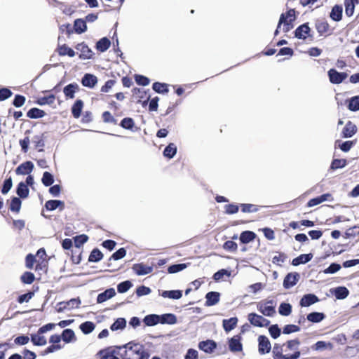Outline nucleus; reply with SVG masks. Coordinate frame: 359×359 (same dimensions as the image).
I'll use <instances>...</instances> for the list:
<instances>
[{
    "mask_svg": "<svg viewBox=\"0 0 359 359\" xmlns=\"http://www.w3.org/2000/svg\"><path fill=\"white\" fill-rule=\"evenodd\" d=\"M126 348L123 359H149V354L140 344L129 342L124 346Z\"/></svg>",
    "mask_w": 359,
    "mask_h": 359,
    "instance_id": "nucleus-1",
    "label": "nucleus"
},
{
    "mask_svg": "<svg viewBox=\"0 0 359 359\" xmlns=\"http://www.w3.org/2000/svg\"><path fill=\"white\" fill-rule=\"evenodd\" d=\"M295 20V11L294 9L289 10L286 13L281 14L277 29L275 32V35H277L279 29L283 26V31L284 32H289L292 28V22Z\"/></svg>",
    "mask_w": 359,
    "mask_h": 359,
    "instance_id": "nucleus-2",
    "label": "nucleus"
},
{
    "mask_svg": "<svg viewBox=\"0 0 359 359\" xmlns=\"http://www.w3.org/2000/svg\"><path fill=\"white\" fill-rule=\"evenodd\" d=\"M327 74L330 81L333 84H339L348 77L347 73L339 72L334 69H330Z\"/></svg>",
    "mask_w": 359,
    "mask_h": 359,
    "instance_id": "nucleus-3",
    "label": "nucleus"
},
{
    "mask_svg": "<svg viewBox=\"0 0 359 359\" xmlns=\"http://www.w3.org/2000/svg\"><path fill=\"white\" fill-rule=\"evenodd\" d=\"M248 319L252 325L257 327H266L270 323L269 320L255 313H250L248 316Z\"/></svg>",
    "mask_w": 359,
    "mask_h": 359,
    "instance_id": "nucleus-4",
    "label": "nucleus"
},
{
    "mask_svg": "<svg viewBox=\"0 0 359 359\" xmlns=\"http://www.w3.org/2000/svg\"><path fill=\"white\" fill-rule=\"evenodd\" d=\"M257 309L266 316H272L275 313V309L272 305V302H268L266 303L259 302L257 304Z\"/></svg>",
    "mask_w": 359,
    "mask_h": 359,
    "instance_id": "nucleus-5",
    "label": "nucleus"
},
{
    "mask_svg": "<svg viewBox=\"0 0 359 359\" xmlns=\"http://www.w3.org/2000/svg\"><path fill=\"white\" fill-rule=\"evenodd\" d=\"M258 351L260 354H264L270 352L271 349V346L269 339L266 337L264 335H260L258 337Z\"/></svg>",
    "mask_w": 359,
    "mask_h": 359,
    "instance_id": "nucleus-6",
    "label": "nucleus"
},
{
    "mask_svg": "<svg viewBox=\"0 0 359 359\" xmlns=\"http://www.w3.org/2000/svg\"><path fill=\"white\" fill-rule=\"evenodd\" d=\"M300 276L298 273H289L285 278L283 281V286L285 288L288 289L297 284Z\"/></svg>",
    "mask_w": 359,
    "mask_h": 359,
    "instance_id": "nucleus-7",
    "label": "nucleus"
},
{
    "mask_svg": "<svg viewBox=\"0 0 359 359\" xmlns=\"http://www.w3.org/2000/svg\"><path fill=\"white\" fill-rule=\"evenodd\" d=\"M133 270L138 276L149 274L153 271V267L143 263L135 264L133 266Z\"/></svg>",
    "mask_w": 359,
    "mask_h": 359,
    "instance_id": "nucleus-8",
    "label": "nucleus"
},
{
    "mask_svg": "<svg viewBox=\"0 0 359 359\" xmlns=\"http://www.w3.org/2000/svg\"><path fill=\"white\" fill-rule=\"evenodd\" d=\"M34 168V164L31 161H26L20 164L15 170L17 175H27L29 174Z\"/></svg>",
    "mask_w": 359,
    "mask_h": 359,
    "instance_id": "nucleus-9",
    "label": "nucleus"
},
{
    "mask_svg": "<svg viewBox=\"0 0 359 359\" xmlns=\"http://www.w3.org/2000/svg\"><path fill=\"white\" fill-rule=\"evenodd\" d=\"M229 347L231 351L238 352L241 351L243 349L242 344L241 343V337L236 335L233 337L229 342Z\"/></svg>",
    "mask_w": 359,
    "mask_h": 359,
    "instance_id": "nucleus-10",
    "label": "nucleus"
},
{
    "mask_svg": "<svg viewBox=\"0 0 359 359\" xmlns=\"http://www.w3.org/2000/svg\"><path fill=\"white\" fill-rule=\"evenodd\" d=\"M216 343L212 340L201 341L198 344L199 348L208 353H212V351L216 348Z\"/></svg>",
    "mask_w": 359,
    "mask_h": 359,
    "instance_id": "nucleus-11",
    "label": "nucleus"
},
{
    "mask_svg": "<svg viewBox=\"0 0 359 359\" xmlns=\"http://www.w3.org/2000/svg\"><path fill=\"white\" fill-rule=\"evenodd\" d=\"M319 301L317 296L313 294H308L302 298L300 305L304 307L309 306Z\"/></svg>",
    "mask_w": 359,
    "mask_h": 359,
    "instance_id": "nucleus-12",
    "label": "nucleus"
},
{
    "mask_svg": "<svg viewBox=\"0 0 359 359\" xmlns=\"http://www.w3.org/2000/svg\"><path fill=\"white\" fill-rule=\"evenodd\" d=\"M115 295L116 291L114 288L107 289L104 292L98 294L97 298V302L99 304L104 302L107 300L112 298Z\"/></svg>",
    "mask_w": 359,
    "mask_h": 359,
    "instance_id": "nucleus-13",
    "label": "nucleus"
},
{
    "mask_svg": "<svg viewBox=\"0 0 359 359\" xmlns=\"http://www.w3.org/2000/svg\"><path fill=\"white\" fill-rule=\"evenodd\" d=\"M310 28L307 24L299 26L294 32L295 36L300 39H305L309 35Z\"/></svg>",
    "mask_w": 359,
    "mask_h": 359,
    "instance_id": "nucleus-14",
    "label": "nucleus"
},
{
    "mask_svg": "<svg viewBox=\"0 0 359 359\" xmlns=\"http://www.w3.org/2000/svg\"><path fill=\"white\" fill-rule=\"evenodd\" d=\"M220 294L217 292H209L206 294L205 305L208 306L217 304L219 301Z\"/></svg>",
    "mask_w": 359,
    "mask_h": 359,
    "instance_id": "nucleus-15",
    "label": "nucleus"
},
{
    "mask_svg": "<svg viewBox=\"0 0 359 359\" xmlns=\"http://www.w3.org/2000/svg\"><path fill=\"white\" fill-rule=\"evenodd\" d=\"M81 83L83 86L92 88L97 83V79L93 74H86L83 77Z\"/></svg>",
    "mask_w": 359,
    "mask_h": 359,
    "instance_id": "nucleus-16",
    "label": "nucleus"
},
{
    "mask_svg": "<svg viewBox=\"0 0 359 359\" xmlns=\"http://www.w3.org/2000/svg\"><path fill=\"white\" fill-rule=\"evenodd\" d=\"M313 255L311 253L309 254H302L294 258L292 261V264L293 266H298L302 264H306L311 260Z\"/></svg>",
    "mask_w": 359,
    "mask_h": 359,
    "instance_id": "nucleus-17",
    "label": "nucleus"
},
{
    "mask_svg": "<svg viewBox=\"0 0 359 359\" xmlns=\"http://www.w3.org/2000/svg\"><path fill=\"white\" fill-rule=\"evenodd\" d=\"M76 49L81 51L79 57L81 59H90L93 56L92 50L86 45L83 43L79 44L76 47Z\"/></svg>",
    "mask_w": 359,
    "mask_h": 359,
    "instance_id": "nucleus-18",
    "label": "nucleus"
},
{
    "mask_svg": "<svg viewBox=\"0 0 359 359\" xmlns=\"http://www.w3.org/2000/svg\"><path fill=\"white\" fill-rule=\"evenodd\" d=\"M357 131L356 126L351 121H348L343 130L344 137H351Z\"/></svg>",
    "mask_w": 359,
    "mask_h": 359,
    "instance_id": "nucleus-19",
    "label": "nucleus"
},
{
    "mask_svg": "<svg viewBox=\"0 0 359 359\" xmlns=\"http://www.w3.org/2000/svg\"><path fill=\"white\" fill-rule=\"evenodd\" d=\"M159 323L162 324H170L173 325L177 323V318L174 314L166 313L161 316H158Z\"/></svg>",
    "mask_w": 359,
    "mask_h": 359,
    "instance_id": "nucleus-20",
    "label": "nucleus"
},
{
    "mask_svg": "<svg viewBox=\"0 0 359 359\" xmlns=\"http://www.w3.org/2000/svg\"><path fill=\"white\" fill-rule=\"evenodd\" d=\"M238 323V318L236 317L231 318L229 319L223 320L222 324L223 327L226 332H230L236 326Z\"/></svg>",
    "mask_w": 359,
    "mask_h": 359,
    "instance_id": "nucleus-21",
    "label": "nucleus"
},
{
    "mask_svg": "<svg viewBox=\"0 0 359 359\" xmlns=\"http://www.w3.org/2000/svg\"><path fill=\"white\" fill-rule=\"evenodd\" d=\"M62 339L65 343H71L76 341V336L74 332L71 329L65 330L62 334Z\"/></svg>",
    "mask_w": 359,
    "mask_h": 359,
    "instance_id": "nucleus-22",
    "label": "nucleus"
},
{
    "mask_svg": "<svg viewBox=\"0 0 359 359\" xmlns=\"http://www.w3.org/2000/svg\"><path fill=\"white\" fill-rule=\"evenodd\" d=\"M74 28L77 34H81L86 31V22L83 19H76L74 23Z\"/></svg>",
    "mask_w": 359,
    "mask_h": 359,
    "instance_id": "nucleus-23",
    "label": "nucleus"
},
{
    "mask_svg": "<svg viewBox=\"0 0 359 359\" xmlns=\"http://www.w3.org/2000/svg\"><path fill=\"white\" fill-rule=\"evenodd\" d=\"M31 340L36 346H44L47 343L46 337L42 334H39V332L31 335Z\"/></svg>",
    "mask_w": 359,
    "mask_h": 359,
    "instance_id": "nucleus-24",
    "label": "nucleus"
},
{
    "mask_svg": "<svg viewBox=\"0 0 359 359\" xmlns=\"http://www.w3.org/2000/svg\"><path fill=\"white\" fill-rule=\"evenodd\" d=\"M333 294L337 299H344L348 297L349 292L345 287H337L334 290Z\"/></svg>",
    "mask_w": 359,
    "mask_h": 359,
    "instance_id": "nucleus-25",
    "label": "nucleus"
},
{
    "mask_svg": "<svg viewBox=\"0 0 359 359\" xmlns=\"http://www.w3.org/2000/svg\"><path fill=\"white\" fill-rule=\"evenodd\" d=\"M110 44V41L107 38L104 37L97 42L96 48L100 52H104L109 48Z\"/></svg>",
    "mask_w": 359,
    "mask_h": 359,
    "instance_id": "nucleus-26",
    "label": "nucleus"
},
{
    "mask_svg": "<svg viewBox=\"0 0 359 359\" xmlns=\"http://www.w3.org/2000/svg\"><path fill=\"white\" fill-rule=\"evenodd\" d=\"M161 296L164 298H170L173 299H179L182 297V294L180 290L163 291Z\"/></svg>",
    "mask_w": 359,
    "mask_h": 359,
    "instance_id": "nucleus-27",
    "label": "nucleus"
},
{
    "mask_svg": "<svg viewBox=\"0 0 359 359\" xmlns=\"http://www.w3.org/2000/svg\"><path fill=\"white\" fill-rule=\"evenodd\" d=\"M342 16V7L338 5L334 6L330 13V18L334 21H339Z\"/></svg>",
    "mask_w": 359,
    "mask_h": 359,
    "instance_id": "nucleus-28",
    "label": "nucleus"
},
{
    "mask_svg": "<svg viewBox=\"0 0 359 359\" xmlns=\"http://www.w3.org/2000/svg\"><path fill=\"white\" fill-rule=\"evenodd\" d=\"M147 326H154L159 323L158 315L151 314L146 316L143 320Z\"/></svg>",
    "mask_w": 359,
    "mask_h": 359,
    "instance_id": "nucleus-29",
    "label": "nucleus"
},
{
    "mask_svg": "<svg viewBox=\"0 0 359 359\" xmlns=\"http://www.w3.org/2000/svg\"><path fill=\"white\" fill-rule=\"evenodd\" d=\"M76 89H78V85L71 83L64 88L63 92L66 97H69V98H74V93H75Z\"/></svg>",
    "mask_w": 359,
    "mask_h": 359,
    "instance_id": "nucleus-30",
    "label": "nucleus"
},
{
    "mask_svg": "<svg viewBox=\"0 0 359 359\" xmlns=\"http://www.w3.org/2000/svg\"><path fill=\"white\" fill-rule=\"evenodd\" d=\"M83 107V102L81 100H76L72 108V112L75 118H79L80 116Z\"/></svg>",
    "mask_w": 359,
    "mask_h": 359,
    "instance_id": "nucleus-31",
    "label": "nucleus"
},
{
    "mask_svg": "<svg viewBox=\"0 0 359 359\" xmlns=\"http://www.w3.org/2000/svg\"><path fill=\"white\" fill-rule=\"evenodd\" d=\"M176 152L177 147L175 144L170 143L164 149L163 155L168 158H172L176 154Z\"/></svg>",
    "mask_w": 359,
    "mask_h": 359,
    "instance_id": "nucleus-32",
    "label": "nucleus"
},
{
    "mask_svg": "<svg viewBox=\"0 0 359 359\" xmlns=\"http://www.w3.org/2000/svg\"><path fill=\"white\" fill-rule=\"evenodd\" d=\"M255 238V233L252 231H246L241 234L240 240L243 243H248Z\"/></svg>",
    "mask_w": 359,
    "mask_h": 359,
    "instance_id": "nucleus-33",
    "label": "nucleus"
},
{
    "mask_svg": "<svg viewBox=\"0 0 359 359\" xmlns=\"http://www.w3.org/2000/svg\"><path fill=\"white\" fill-rule=\"evenodd\" d=\"M325 318V315L320 312H313L307 316V320L312 323H319Z\"/></svg>",
    "mask_w": 359,
    "mask_h": 359,
    "instance_id": "nucleus-34",
    "label": "nucleus"
},
{
    "mask_svg": "<svg viewBox=\"0 0 359 359\" xmlns=\"http://www.w3.org/2000/svg\"><path fill=\"white\" fill-rule=\"evenodd\" d=\"M46 208L48 210H54L59 207L63 208L64 203L57 200H50L46 203Z\"/></svg>",
    "mask_w": 359,
    "mask_h": 359,
    "instance_id": "nucleus-35",
    "label": "nucleus"
},
{
    "mask_svg": "<svg viewBox=\"0 0 359 359\" xmlns=\"http://www.w3.org/2000/svg\"><path fill=\"white\" fill-rule=\"evenodd\" d=\"M95 327V324L93 322L86 321L81 324L80 329L84 334H88L94 330Z\"/></svg>",
    "mask_w": 359,
    "mask_h": 359,
    "instance_id": "nucleus-36",
    "label": "nucleus"
},
{
    "mask_svg": "<svg viewBox=\"0 0 359 359\" xmlns=\"http://www.w3.org/2000/svg\"><path fill=\"white\" fill-rule=\"evenodd\" d=\"M17 194L21 198H26L29 194L27 186L24 182H20L17 189Z\"/></svg>",
    "mask_w": 359,
    "mask_h": 359,
    "instance_id": "nucleus-37",
    "label": "nucleus"
},
{
    "mask_svg": "<svg viewBox=\"0 0 359 359\" xmlns=\"http://www.w3.org/2000/svg\"><path fill=\"white\" fill-rule=\"evenodd\" d=\"M278 312L282 316H287L292 312V306L287 303H281L278 309Z\"/></svg>",
    "mask_w": 359,
    "mask_h": 359,
    "instance_id": "nucleus-38",
    "label": "nucleus"
},
{
    "mask_svg": "<svg viewBox=\"0 0 359 359\" xmlns=\"http://www.w3.org/2000/svg\"><path fill=\"white\" fill-rule=\"evenodd\" d=\"M126 325V320L125 318H118L111 325V330L113 331L122 330L123 329Z\"/></svg>",
    "mask_w": 359,
    "mask_h": 359,
    "instance_id": "nucleus-39",
    "label": "nucleus"
},
{
    "mask_svg": "<svg viewBox=\"0 0 359 359\" xmlns=\"http://www.w3.org/2000/svg\"><path fill=\"white\" fill-rule=\"evenodd\" d=\"M27 116L31 118H37L43 117L45 112L38 108H32L27 112Z\"/></svg>",
    "mask_w": 359,
    "mask_h": 359,
    "instance_id": "nucleus-40",
    "label": "nucleus"
},
{
    "mask_svg": "<svg viewBox=\"0 0 359 359\" xmlns=\"http://www.w3.org/2000/svg\"><path fill=\"white\" fill-rule=\"evenodd\" d=\"M189 264H173L168 267V271L169 273H175L185 269Z\"/></svg>",
    "mask_w": 359,
    "mask_h": 359,
    "instance_id": "nucleus-41",
    "label": "nucleus"
},
{
    "mask_svg": "<svg viewBox=\"0 0 359 359\" xmlns=\"http://www.w3.org/2000/svg\"><path fill=\"white\" fill-rule=\"evenodd\" d=\"M348 108L353 111L359 110V96L353 97L349 100Z\"/></svg>",
    "mask_w": 359,
    "mask_h": 359,
    "instance_id": "nucleus-42",
    "label": "nucleus"
},
{
    "mask_svg": "<svg viewBox=\"0 0 359 359\" xmlns=\"http://www.w3.org/2000/svg\"><path fill=\"white\" fill-rule=\"evenodd\" d=\"M103 257L102 253L98 249H94L91 252L88 260L91 262H97L102 259Z\"/></svg>",
    "mask_w": 359,
    "mask_h": 359,
    "instance_id": "nucleus-43",
    "label": "nucleus"
},
{
    "mask_svg": "<svg viewBox=\"0 0 359 359\" xmlns=\"http://www.w3.org/2000/svg\"><path fill=\"white\" fill-rule=\"evenodd\" d=\"M153 89L158 93H168V86L165 83L156 82L153 84Z\"/></svg>",
    "mask_w": 359,
    "mask_h": 359,
    "instance_id": "nucleus-44",
    "label": "nucleus"
},
{
    "mask_svg": "<svg viewBox=\"0 0 359 359\" xmlns=\"http://www.w3.org/2000/svg\"><path fill=\"white\" fill-rule=\"evenodd\" d=\"M58 53L60 55H67L69 57H74L75 55V52L72 48L66 46L65 45L59 47Z\"/></svg>",
    "mask_w": 359,
    "mask_h": 359,
    "instance_id": "nucleus-45",
    "label": "nucleus"
},
{
    "mask_svg": "<svg viewBox=\"0 0 359 359\" xmlns=\"http://www.w3.org/2000/svg\"><path fill=\"white\" fill-rule=\"evenodd\" d=\"M42 183L46 186H50L54 182L53 176L48 172H45L41 179Z\"/></svg>",
    "mask_w": 359,
    "mask_h": 359,
    "instance_id": "nucleus-46",
    "label": "nucleus"
},
{
    "mask_svg": "<svg viewBox=\"0 0 359 359\" xmlns=\"http://www.w3.org/2000/svg\"><path fill=\"white\" fill-rule=\"evenodd\" d=\"M55 97L53 95L40 97L38 100V104L40 105L51 104L55 102Z\"/></svg>",
    "mask_w": 359,
    "mask_h": 359,
    "instance_id": "nucleus-47",
    "label": "nucleus"
},
{
    "mask_svg": "<svg viewBox=\"0 0 359 359\" xmlns=\"http://www.w3.org/2000/svg\"><path fill=\"white\" fill-rule=\"evenodd\" d=\"M132 283L129 280L123 281L121 283H119L117 286L118 292L120 293H124L126 292L131 287Z\"/></svg>",
    "mask_w": 359,
    "mask_h": 359,
    "instance_id": "nucleus-48",
    "label": "nucleus"
},
{
    "mask_svg": "<svg viewBox=\"0 0 359 359\" xmlns=\"http://www.w3.org/2000/svg\"><path fill=\"white\" fill-rule=\"evenodd\" d=\"M273 359H287V355L282 354L281 349L278 345H275L273 348Z\"/></svg>",
    "mask_w": 359,
    "mask_h": 359,
    "instance_id": "nucleus-49",
    "label": "nucleus"
},
{
    "mask_svg": "<svg viewBox=\"0 0 359 359\" xmlns=\"http://www.w3.org/2000/svg\"><path fill=\"white\" fill-rule=\"evenodd\" d=\"M354 4L352 1L346 0L345 1V13L348 16H351L354 13Z\"/></svg>",
    "mask_w": 359,
    "mask_h": 359,
    "instance_id": "nucleus-50",
    "label": "nucleus"
},
{
    "mask_svg": "<svg viewBox=\"0 0 359 359\" xmlns=\"http://www.w3.org/2000/svg\"><path fill=\"white\" fill-rule=\"evenodd\" d=\"M74 245L76 248H80L84 243L88 241V236L85 234L76 236L74 238Z\"/></svg>",
    "mask_w": 359,
    "mask_h": 359,
    "instance_id": "nucleus-51",
    "label": "nucleus"
},
{
    "mask_svg": "<svg viewBox=\"0 0 359 359\" xmlns=\"http://www.w3.org/2000/svg\"><path fill=\"white\" fill-rule=\"evenodd\" d=\"M224 276L229 277L231 276V271L226 269H221L214 274L213 278L215 280L218 281L221 280Z\"/></svg>",
    "mask_w": 359,
    "mask_h": 359,
    "instance_id": "nucleus-52",
    "label": "nucleus"
},
{
    "mask_svg": "<svg viewBox=\"0 0 359 359\" xmlns=\"http://www.w3.org/2000/svg\"><path fill=\"white\" fill-rule=\"evenodd\" d=\"M21 280L24 283L31 284L34 280V275L31 272H25L21 276Z\"/></svg>",
    "mask_w": 359,
    "mask_h": 359,
    "instance_id": "nucleus-53",
    "label": "nucleus"
},
{
    "mask_svg": "<svg viewBox=\"0 0 359 359\" xmlns=\"http://www.w3.org/2000/svg\"><path fill=\"white\" fill-rule=\"evenodd\" d=\"M120 126L125 129H132L134 126V121L131 118H124Z\"/></svg>",
    "mask_w": 359,
    "mask_h": 359,
    "instance_id": "nucleus-54",
    "label": "nucleus"
},
{
    "mask_svg": "<svg viewBox=\"0 0 359 359\" xmlns=\"http://www.w3.org/2000/svg\"><path fill=\"white\" fill-rule=\"evenodd\" d=\"M21 201L18 198H13L11 202V210L14 212H18L20 209Z\"/></svg>",
    "mask_w": 359,
    "mask_h": 359,
    "instance_id": "nucleus-55",
    "label": "nucleus"
},
{
    "mask_svg": "<svg viewBox=\"0 0 359 359\" xmlns=\"http://www.w3.org/2000/svg\"><path fill=\"white\" fill-rule=\"evenodd\" d=\"M286 258L287 257L285 254L280 253L273 257L272 262L278 266H281V264L285 261Z\"/></svg>",
    "mask_w": 359,
    "mask_h": 359,
    "instance_id": "nucleus-56",
    "label": "nucleus"
},
{
    "mask_svg": "<svg viewBox=\"0 0 359 359\" xmlns=\"http://www.w3.org/2000/svg\"><path fill=\"white\" fill-rule=\"evenodd\" d=\"M346 165V161L344 159H334L331 164V168L334 170L337 168H344Z\"/></svg>",
    "mask_w": 359,
    "mask_h": 359,
    "instance_id": "nucleus-57",
    "label": "nucleus"
},
{
    "mask_svg": "<svg viewBox=\"0 0 359 359\" xmlns=\"http://www.w3.org/2000/svg\"><path fill=\"white\" fill-rule=\"evenodd\" d=\"M300 330L299 327L295 325H287L284 327L283 332L288 334L292 332H297Z\"/></svg>",
    "mask_w": 359,
    "mask_h": 359,
    "instance_id": "nucleus-58",
    "label": "nucleus"
},
{
    "mask_svg": "<svg viewBox=\"0 0 359 359\" xmlns=\"http://www.w3.org/2000/svg\"><path fill=\"white\" fill-rule=\"evenodd\" d=\"M126 255V250L124 248H120L116 252H114L111 257H110V259L114 260H118L123 257H124Z\"/></svg>",
    "mask_w": 359,
    "mask_h": 359,
    "instance_id": "nucleus-59",
    "label": "nucleus"
},
{
    "mask_svg": "<svg viewBox=\"0 0 359 359\" xmlns=\"http://www.w3.org/2000/svg\"><path fill=\"white\" fill-rule=\"evenodd\" d=\"M135 81L138 85L146 86L149 83V79L142 75L135 76Z\"/></svg>",
    "mask_w": 359,
    "mask_h": 359,
    "instance_id": "nucleus-60",
    "label": "nucleus"
},
{
    "mask_svg": "<svg viewBox=\"0 0 359 359\" xmlns=\"http://www.w3.org/2000/svg\"><path fill=\"white\" fill-rule=\"evenodd\" d=\"M151 292V289L146 286H140L137 288L136 294L137 296L141 297L150 294Z\"/></svg>",
    "mask_w": 359,
    "mask_h": 359,
    "instance_id": "nucleus-61",
    "label": "nucleus"
},
{
    "mask_svg": "<svg viewBox=\"0 0 359 359\" xmlns=\"http://www.w3.org/2000/svg\"><path fill=\"white\" fill-rule=\"evenodd\" d=\"M269 331L271 336L274 339H276L280 334V330L279 329V327H278L277 325H271L269 327Z\"/></svg>",
    "mask_w": 359,
    "mask_h": 359,
    "instance_id": "nucleus-62",
    "label": "nucleus"
},
{
    "mask_svg": "<svg viewBox=\"0 0 359 359\" xmlns=\"http://www.w3.org/2000/svg\"><path fill=\"white\" fill-rule=\"evenodd\" d=\"M80 304H81V300L79 299V298L72 299L69 301L66 302V303H65V304H67L68 306V310L79 307Z\"/></svg>",
    "mask_w": 359,
    "mask_h": 359,
    "instance_id": "nucleus-63",
    "label": "nucleus"
},
{
    "mask_svg": "<svg viewBox=\"0 0 359 359\" xmlns=\"http://www.w3.org/2000/svg\"><path fill=\"white\" fill-rule=\"evenodd\" d=\"M300 344V342L298 339H293L287 341L286 343L287 347L290 350L297 351L298 350V346Z\"/></svg>",
    "mask_w": 359,
    "mask_h": 359,
    "instance_id": "nucleus-64",
    "label": "nucleus"
}]
</instances>
